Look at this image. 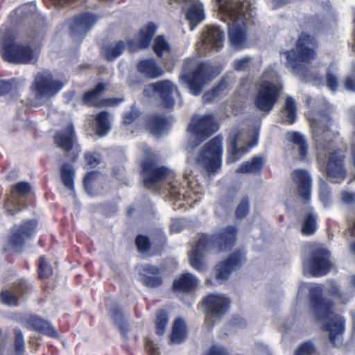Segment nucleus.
<instances>
[{"mask_svg": "<svg viewBox=\"0 0 355 355\" xmlns=\"http://www.w3.org/2000/svg\"><path fill=\"white\" fill-rule=\"evenodd\" d=\"M317 216L313 213L312 208H309L303 221L302 232L304 235L311 236L317 230Z\"/></svg>", "mask_w": 355, "mask_h": 355, "instance_id": "79ce46f5", "label": "nucleus"}, {"mask_svg": "<svg viewBox=\"0 0 355 355\" xmlns=\"http://www.w3.org/2000/svg\"><path fill=\"white\" fill-rule=\"evenodd\" d=\"M218 130V125L212 114L195 115L188 126L195 139V146L199 145Z\"/></svg>", "mask_w": 355, "mask_h": 355, "instance_id": "9b49d317", "label": "nucleus"}, {"mask_svg": "<svg viewBox=\"0 0 355 355\" xmlns=\"http://www.w3.org/2000/svg\"><path fill=\"white\" fill-rule=\"evenodd\" d=\"M27 324L33 329L43 334L53 338L58 336V332L49 322L37 316H31L27 320Z\"/></svg>", "mask_w": 355, "mask_h": 355, "instance_id": "2f4dec72", "label": "nucleus"}, {"mask_svg": "<svg viewBox=\"0 0 355 355\" xmlns=\"http://www.w3.org/2000/svg\"><path fill=\"white\" fill-rule=\"evenodd\" d=\"M320 199L324 206L329 204L330 191L326 182L322 179L320 180Z\"/></svg>", "mask_w": 355, "mask_h": 355, "instance_id": "3c124183", "label": "nucleus"}, {"mask_svg": "<svg viewBox=\"0 0 355 355\" xmlns=\"http://www.w3.org/2000/svg\"><path fill=\"white\" fill-rule=\"evenodd\" d=\"M14 334L15 355H23L25 352V341L22 331L19 329H15Z\"/></svg>", "mask_w": 355, "mask_h": 355, "instance_id": "de8ad7c7", "label": "nucleus"}, {"mask_svg": "<svg viewBox=\"0 0 355 355\" xmlns=\"http://www.w3.org/2000/svg\"><path fill=\"white\" fill-rule=\"evenodd\" d=\"M224 33L216 26H210L203 32L200 45L205 49H219L223 46Z\"/></svg>", "mask_w": 355, "mask_h": 355, "instance_id": "5701e85b", "label": "nucleus"}, {"mask_svg": "<svg viewBox=\"0 0 355 355\" xmlns=\"http://www.w3.org/2000/svg\"><path fill=\"white\" fill-rule=\"evenodd\" d=\"M108 313L116 325L118 326L122 334L128 331V322L124 319L123 313L116 304H112L108 309Z\"/></svg>", "mask_w": 355, "mask_h": 355, "instance_id": "e433bc0d", "label": "nucleus"}, {"mask_svg": "<svg viewBox=\"0 0 355 355\" xmlns=\"http://www.w3.org/2000/svg\"><path fill=\"white\" fill-rule=\"evenodd\" d=\"M98 173L96 171H92L88 173L83 180L85 191L87 193L90 194L91 184L97 177Z\"/></svg>", "mask_w": 355, "mask_h": 355, "instance_id": "13d9d810", "label": "nucleus"}, {"mask_svg": "<svg viewBox=\"0 0 355 355\" xmlns=\"http://www.w3.org/2000/svg\"><path fill=\"white\" fill-rule=\"evenodd\" d=\"M61 179L64 186L72 193L73 192L74 170L69 164H64L60 169Z\"/></svg>", "mask_w": 355, "mask_h": 355, "instance_id": "37998d69", "label": "nucleus"}, {"mask_svg": "<svg viewBox=\"0 0 355 355\" xmlns=\"http://www.w3.org/2000/svg\"><path fill=\"white\" fill-rule=\"evenodd\" d=\"M344 85L347 90L355 92V70L353 73L347 77Z\"/></svg>", "mask_w": 355, "mask_h": 355, "instance_id": "e2e57ef3", "label": "nucleus"}, {"mask_svg": "<svg viewBox=\"0 0 355 355\" xmlns=\"http://www.w3.org/2000/svg\"><path fill=\"white\" fill-rule=\"evenodd\" d=\"M153 93H157L160 96L166 108H171L174 106V94L179 95L177 87L168 80L150 84L144 90V95L147 96H152Z\"/></svg>", "mask_w": 355, "mask_h": 355, "instance_id": "4468645a", "label": "nucleus"}, {"mask_svg": "<svg viewBox=\"0 0 355 355\" xmlns=\"http://www.w3.org/2000/svg\"><path fill=\"white\" fill-rule=\"evenodd\" d=\"M221 20L227 24L231 45L243 49L246 42L247 21L252 15L248 0H214Z\"/></svg>", "mask_w": 355, "mask_h": 355, "instance_id": "f03ea898", "label": "nucleus"}, {"mask_svg": "<svg viewBox=\"0 0 355 355\" xmlns=\"http://www.w3.org/2000/svg\"><path fill=\"white\" fill-rule=\"evenodd\" d=\"M186 6V19L193 31L196 26L205 19L203 4L199 0H183Z\"/></svg>", "mask_w": 355, "mask_h": 355, "instance_id": "aec40b11", "label": "nucleus"}, {"mask_svg": "<svg viewBox=\"0 0 355 355\" xmlns=\"http://www.w3.org/2000/svg\"><path fill=\"white\" fill-rule=\"evenodd\" d=\"M330 121L329 113L320 112L315 118L310 119V124L318 158L322 160L329 155L326 166L327 175L331 182H340L345 178L346 173L343 168V155L340 151L334 150L333 146L334 133L329 128Z\"/></svg>", "mask_w": 355, "mask_h": 355, "instance_id": "f257e3e1", "label": "nucleus"}, {"mask_svg": "<svg viewBox=\"0 0 355 355\" xmlns=\"http://www.w3.org/2000/svg\"><path fill=\"white\" fill-rule=\"evenodd\" d=\"M99 17L90 12L81 13L69 22L70 34L74 38H83L96 24Z\"/></svg>", "mask_w": 355, "mask_h": 355, "instance_id": "2eb2a0df", "label": "nucleus"}, {"mask_svg": "<svg viewBox=\"0 0 355 355\" xmlns=\"http://www.w3.org/2000/svg\"><path fill=\"white\" fill-rule=\"evenodd\" d=\"M280 117L283 122L288 124H293L296 121L297 105L293 97H286L284 107L281 111Z\"/></svg>", "mask_w": 355, "mask_h": 355, "instance_id": "473e14b6", "label": "nucleus"}, {"mask_svg": "<svg viewBox=\"0 0 355 355\" xmlns=\"http://www.w3.org/2000/svg\"><path fill=\"white\" fill-rule=\"evenodd\" d=\"M37 220L32 219L24 223L8 241V245L15 250L22 248L26 240L31 238L37 227Z\"/></svg>", "mask_w": 355, "mask_h": 355, "instance_id": "a211bd4d", "label": "nucleus"}, {"mask_svg": "<svg viewBox=\"0 0 355 355\" xmlns=\"http://www.w3.org/2000/svg\"><path fill=\"white\" fill-rule=\"evenodd\" d=\"M168 121L161 115H152L148 117L147 126L149 130L155 135L163 134L168 128Z\"/></svg>", "mask_w": 355, "mask_h": 355, "instance_id": "72a5a7b5", "label": "nucleus"}, {"mask_svg": "<svg viewBox=\"0 0 355 355\" xmlns=\"http://www.w3.org/2000/svg\"><path fill=\"white\" fill-rule=\"evenodd\" d=\"M328 291L338 302L347 303L355 293V275L352 276L349 286L346 290H341L337 284L332 283Z\"/></svg>", "mask_w": 355, "mask_h": 355, "instance_id": "c85d7f7f", "label": "nucleus"}, {"mask_svg": "<svg viewBox=\"0 0 355 355\" xmlns=\"http://www.w3.org/2000/svg\"><path fill=\"white\" fill-rule=\"evenodd\" d=\"M240 131L235 128L234 129L230 134L227 143V152L228 157L227 159V162L228 164L234 163L241 158L245 154L248 153L250 150V148L253 147L251 146H241L238 148L237 141L240 136Z\"/></svg>", "mask_w": 355, "mask_h": 355, "instance_id": "4be33fe9", "label": "nucleus"}, {"mask_svg": "<svg viewBox=\"0 0 355 355\" xmlns=\"http://www.w3.org/2000/svg\"><path fill=\"white\" fill-rule=\"evenodd\" d=\"M318 44L315 38L306 33L300 36L296 48L286 51V67L297 76H307V65L316 57Z\"/></svg>", "mask_w": 355, "mask_h": 355, "instance_id": "423d86ee", "label": "nucleus"}, {"mask_svg": "<svg viewBox=\"0 0 355 355\" xmlns=\"http://www.w3.org/2000/svg\"><path fill=\"white\" fill-rule=\"evenodd\" d=\"M137 116L138 113L135 110H131L130 111L125 112L123 115V123L126 125L132 123Z\"/></svg>", "mask_w": 355, "mask_h": 355, "instance_id": "bf43d9fd", "label": "nucleus"}, {"mask_svg": "<svg viewBox=\"0 0 355 355\" xmlns=\"http://www.w3.org/2000/svg\"><path fill=\"white\" fill-rule=\"evenodd\" d=\"M146 347L148 349L150 355H157V349L155 347L153 342L148 340L146 342Z\"/></svg>", "mask_w": 355, "mask_h": 355, "instance_id": "338daca9", "label": "nucleus"}, {"mask_svg": "<svg viewBox=\"0 0 355 355\" xmlns=\"http://www.w3.org/2000/svg\"><path fill=\"white\" fill-rule=\"evenodd\" d=\"M137 70L150 78H157L164 73L163 69L153 59L140 61L137 65Z\"/></svg>", "mask_w": 355, "mask_h": 355, "instance_id": "7c9ffc66", "label": "nucleus"}, {"mask_svg": "<svg viewBox=\"0 0 355 355\" xmlns=\"http://www.w3.org/2000/svg\"><path fill=\"white\" fill-rule=\"evenodd\" d=\"M250 209L249 200L247 198H243L236 210V216L239 218H244L248 214Z\"/></svg>", "mask_w": 355, "mask_h": 355, "instance_id": "864d4df0", "label": "nucleus"}, {"mask_svg": "<svg viewBox=\"0 0 355 355\" xmlns=\"http://www.w3.org/2000/svg\"><path fill=\"white\" fill-rule=\"evenodd\" d=\"M139 277L142 283L150 288L158 287L162 284L160 270L155 266H144L139 272Z\"/></svg>", "mask_w": 355, "mask_h": 355, "instance_id": "bb28decb", "label": "nucleus"}, {"mask_svg": "<svg viewBox=\"0 0 355 355\" xmlns=\"http://www.w3.org/2000/svg\"><path fill=\"white\" fill-rule=\"evenodd\" d=\"M200 239L204 240L203 242L209 250H230L236 242V230L233 226H228L212 236L202 235Z\"/></svg>", "mask_w": 355, "mask_h": 355, "instance_id": "ddd939ff", "label": "nucleus"}, {"mask_svg": "<svg viewBox=\"0 0 355 355\" xmlns=\"http://www.w3.org/2000/svg\"><path fill=\"white\" fill-rule=\"evenodd\" d=\"M295 355H318V354L313 343L307 341L299 346Z\"/></svg>", "mask_w": 355, "mask_h": 355, "instance_id": "8fccbe9b", "label": "nucleus"}, {"mask_svg": "<svg viewBox=\"0 0 355 355\" xmlns=\"http://www.w3.org/2000/svg\"><path fill=\"white\" fill-rule=\"evenodd\" d=\"M184 222L182 219L175 218L172 220L171 224V231L173 233H178L182 230Z\"/></svg>", "mask_w": 355, "mask_h": 355, "instance_id": "680f3d73", "label": "nucleus"}, {"mask_svg": "<svg viewBox=\"0 0 355 355\" xmlns=\"http://www.w3.org/2000/svg\"><path fill=\"white\" fill-rule=\"evenodd\" d=\"M306 286L309 288V298L316 319L324 322L323 329L329 331L331 343L336 347H340L343 342L344 318L335 314L333 311V303L322 297L323 289L320 285L309 286L307 284H302L299 291Z\"/></svg>", "mask_w": 355, "mask_h": 355, "instance_id": "7ed1b4c3", "label": "nucleus"}, {"mask_svg": "<svg viewBox=\"0 0 355 355\" xmlns=\"http://www.w3.org/2000/svg\"><path fill=\"white\" fill-rule=\"evenodd\" d=\"M222 144L223 138L220 136L209 141L197 157L196 164L203 167L209 173L216 172L221 166Z\"/></svg>", "mask_w": 355, "mask_h": 355, "instance_id": "1a4fd4ad", "label": "nucleus"}, {"mask_svg": "<svg viewBox=\"0 0 355 355\" xmlns=\"http://www.w3.org/2000/svg\"><path fill=\"white\" fill-rule=\"evenodd\" d=\"M199 283L198 278L190 272H184L173 282V289L179 292H190L196 288Z\"/></svg>", "mask_w": 355, "mask_h": 355, "instance_id": "c756f323", "label": "nucleus"}, {"mask_svg": "<svg viewBox=\"0 0 355 355\" xmlns=\"http://www.w3.org/2000/svg\"><path fill=\"white\" fill-rule=\"evenodd\" d=\"M30 191L31 186L26 182H19L12 188V197L5 204V208L10 215H14L15 212L21 210L20 202L15 198V194L17 193L19 196H24L29 193Z\"/></svg>", "mask_w": 355, "mask_h": 355, "instance_id": "cd10ccee", "label": "nucleus"}, {"mask_svg": "<svg viewBox=\"0 0 355 355\" xmlns=\"http://www.w3.org/2000/svg\"><path fill=\"white\" fill-rule=\"evenodd\" d=\"M203 241V239H199L196 245L191 252L189 257V263L191 267L201 273L205 272L207 270V264L205 256V253L210 250Z\"/></svg>", "mask_w": 355, "mask_h": 355, "instance_id": "412c9836", "label": "nucleus"}, {"mask_svg": "<svg viewBox=\"0 0 355 355\" xmlns=\"http://www.w3.org/2000/svg\"><path fill=\"white\" fill-rule=\"evenodd\" d=\"M96 132L99 136H105L110 129V123L108 119V113L100 112L96 117Z\"/></svg>", "mask_w": 355, "mask_h": 355, "instance_id": "c03bdc74", "label": "nucleus"}, {"mask_svg": "<svg viewBox=\"0 0 355 355\" xmlns=\"http://www.w3.org/2000/svg\"><path fill=\"white\" fill-rule=\"evenodd\" d=\"M292 178L297 185L299 195L307 202L311 194V178L304 170L298 169L292 173Z\"/></svg>", "mask_w": 355, "mask_h": 355, "instance_id": "a878e982", "label": "nucleus"}, {"mask_svg": "<svg viewBox=\"0 0 355 355\" xmlns=\"http://www.w3.org/2000/svg\"><path fill=\"white\" fill-rule=\"evenodd\" d=\"M105 90V86L99 83L95 88L88 91L83 97V102L89 106H98L101 104V96Z\"/></svg>", "mask_w": 355, "mask_h": 355, "instance_id": "c9c22d12", "label": "nucleus"}, {"mask_svg": "<svg viewBox=\"0 0 355 355\" xmlns=\"http://www.w3.org/2000/svg\"><path fill=\"white\" fill-rule=\"evenodd\" d=\"M85 158L90 167H95L98 164V159L90 153L86 154Z\"/></svg>", "mask_w": 355, "mask_h": 355, "instance_id": "0e129e2a", "label": "nucleus"}, {"mask_svg": "<svg viewBox=\"0 0 355 355\" xmlns=\"http://www.w3.org/2000/svg\"><path fill=\"white\" fill-rule=\"evenodd\" d=\"M233 322L234 324L240 327H244L246 325V321L242 318H234Z\"/></svg>", "mask_w": 355, "mask_h": 355, "instance_id": "774afa93", "label": "nucleus"}, {"mask_svg": "<svg viewBox=\"0 0 355 355\" xmlns=\"http://www.w3.org/2000/svg\"><path fill=\"white\" fill-rule=\"evenodd\" d=\"M28 288L29 286L27 283L21 280L10 288L3 289L1 293V300L6 305L16 306Z\"/></svg>", "mask_w": 355, "mask_h": 355, "instance_id": "6ab92c4d", "label": "nucleus"}, {"mask_svg": "<svg viewBox=\"0 0 355 355\" xmlns=\"http://www.w3.org/2000/svg\"><path fill=\"white\" fill-rule=\"evenodd\" d=\"M153 50L157 56L161 57L164 53L169 52L170 45L164 36L159 35L154 41Z\"/></svg>", "mask_w": 355, "mask_h": 355, "instance_id": "a18cd8bd", "label": "nucleus"}, {"mask_svg": "<svg viewBox=\"0 0 355 355\" xmlns=\"http://www.w3.org/2000/svg\"><path fill=\"white\" fill-rule=\"evenodd\" d=\"M287 139L296 146L300 159H303L308 152V146L303 135L297 132H291L287 134Z\"/></svg>", "mask_w": 355, "mask_h": 355, "instance_id": "58836bf2", "label": "nucleus"}, {"mask_svg": "<svg viewBox=\"0 0 355 355\" xmlns=\"http://www.w3.org/2000/svg\"><path fill=\"white\" fill-rule=\"evenodd\" d=\"M125 46L124 42L121 40L112 43L103 47L102 54L106 60L111 61L121 55L125 49Z\"/></svg>", "mask_w": 355, "mask_h": 355, "instance_id": "ea45409f", "label": "nucleus"}, {"mask_svg": "<svg viewBox=\"0 0 355 355\" xmlns=\"http://www.w3.org/2000/svg\"><path fill=\"white\" fill-rule=\"evenodd\" d=\"M243 259L241 252H235L227 259L218 263L214 271L216 282L221 283L226 280L233 270L240 267Z\"/></svg>", "mask_w": 355, "mask_h": 355, "instance_id": "f3484780", "label": "nucleus"}, {"mask_svg": "<svg viewBox=\"0 0 355 355\" xmlns=\"http://www.w3.org/2000/svg\"><path fill=\"white\" fill-rule=\"evenodd\" d=\"M212 68L206 63H198L196 58H187L184 60L182 72L180 76V80L186 83L190 92L194 96H198L202 87L215 76L211 75Z\"/></svg>", "mask_w": 355, "mask_h": 355, "instance_id": "6e6552de", "label": "nucleus"}, {"mask_svg": "<svg viewBox=\"0 0 355 355\" xmlns=\"http://www.w3.org/2000/svg\"><path fill=\"white\" fill-rule=\"evenodd\" d=\"M141 166L145 187L153 189L163 184L164 189L178 200L191 198L193 182L190 178L191 171L188 169H186L184 173V178L187 181V187H180L178 181H171L175 173L166 167H159L155 162L150 160L143 161Z\"/></svg>", "mask_w": 355, "mask_h": 355, "instance_id": "20e7f679", "label": "nucleus"}, {"mask_svg": "<svg viewBox=\"0 0 355 355\" xmlns=\"http://www.w3.org/2000/svg\"><path fill=\"white\" fill-rule=\"evenodd\" d=\"M168 322L167 313L163 310L159 311L157 313L156 319V333L158 335L162 336L164 334Z\"/></svg>", "mask_w": 355, "mask_h": 355, "instance_id": "49530a36", "label": "nucleus"}, {"mask_svg": "<svg viewBox=\"0 0 355 355\" xmlns=\"http://www.w3.org/2000/svg\"><path fill=\"white\" fill-rule=\"evenodd\" d=\"M186 336V327L184 320L181 318L176 319L173 322L170 342L175 344L181 343L185 340Z\"/></svg>", "mask_w": 355, "mask_h": 355, "instance_id": "4c0bfd02", "label": "nucleus"}, {"mask_svg": "<svg viewBox=\"0 0 355 355\" xmlns=\"http://www.w3.org/2000/svg\"><path fill=\"white\" fill-rule=\"evenodd\" d=\"M257 87L254 101L255 107L261 112L268 114L277 102L283 88L280 78L276 72L266 71L257 83Z\"/></svg>", "mask_w": 355, "mask_h": 355, "instance_id": "0eeeda50", "label": "nucleus"}, {"mask_svg": "<svg viewBox=\"0 0 355 355\" xmlns=\"http://www.w3.org/2000/svg\"><path fill=\"white\" fill-rule=\"evenodd\" d=\"M62 87L61 82L53 79L49 71H44L36 75L31 89L37 101L45 102L58 94Z\"/></svg>", "mask_w": 355, "mask_h": 355, "instance_id": "9d476101", "label": "nucleus"}, {"mask_svg": "<svg viewBox=\"0 0 355 355\" xmlns=\"http://www.w3.org/2000/svg\"><path fill=\"white\" fill-rule=\"evenodd\" d=\"M155 31V25L153 23H149L146 27L141 29L138 41H128V50L132 53L137 49L148 47Z\"/></svg>", "mask_w": 355, "mask_h": 355, "instance_id": "b1692460", "label": "nucleus"}, {"mask_svg": "<svg viewBox=\"0 0 355 355\" xmlns=\"http://www.w3.org/2000/svg\"><path fill=\"white\" fill-rule=\"evenodd\" d=\"M54 140L56 145L62 150L67 152L73 150L76 142L73 125L69 123L64 130L58 132L54 137Z\"/></svg>", "mask_w": 355, "mask_h": 355, "instance_id": "393cba45", "label": "nucleus"}, {"mask_svg": "<svg viewBox=\"0 0 355 355\" xmlns=\"http://www.w3.org/2000/svg\"><path fill=\"white\" fill-rule=\"evenodd\" d=\"M136 245L140 252H146L150 248L149 239L144 236H138L136 239Z\"/></svg>", "mask_w": 355, "mask_h": 355, "instance_id": "6e6d98bb", "label": "nucleus"}, {"mask_svg": "<svg viewBox=\"0 0 355 355\" xmlns=\"http://www.w3.org/2000/svg\"><path fill=\"white\" fill-rule=\"evenodd\" d=\"M263 167V158L261 156H255L250 161L242 163L236 169L239 173H257Z\"/></svg>", "mask_w": 355, "mask_h": 355, "instance_id": "f704fd0d", "label": "nucleus"}, {"mask_svg": "<svg viewBox=\"0 0 355 355\" xmlns=\"http://www.w3.org/2000/svg\"><path fill=\"white\" fill-rule=\"evenodd\" d=\"M43 36L44 33L40 32L37 35H29L28 40L17 42L13 33L6 31L0 37V54L11 63L33 64L37 60Z\"/></svg>", "mask_w": 355, "mask_h": 355, "instance_id": "39448f33", "label": "nucleus"}, {"mask_svg": "<svg viewBox=\"0 0 355 355\" xmlns=\"http://www.w3.org/2000/svg\"><path fill=\"white\" fill-rule=\"evenodd\" d=\"M355 199V194L350 193H343L342 195V200L344 202L350 203L353 202Z\"/></svg>", "mask_w": 355, "mask_h": 355, "instance_id": "69168bd1", "label": "nucleus"}, {"mask_svg": "<svg viewBox=\"0 0 355 355\" xmlns=\"http://www.w3.org/2000/svg\"><path fill=\"white\" fill-rule=\"evenodd\" d=\"M38 275L40 278H49L53 275L51 266L44 257H41L38 265Z\"/></svg>", "mask_w": 355, "mask_h": 355, "instance_id": "09e8293b", "label": "nucleus"}, {"mask_svg": "<svg viewBox=\"0 0 355 355\" xmlns=\"http://www.w3.org/2000/svg\"><path fill=\"white\" fill-rule=\"evenodd\" d=\"M206 307L205 323L210 327L214 326L216 321L223 317L228 311L230 300L224 295L211 294L203 300Z\"/></svg>", "mask_w": 355, "mask_h": 355, "instance_id": "f8f14e48", "label": "nucleus"}, {"mask_svg": "<svg viewBox=\"0 0 355 355\" xmlns=\"http://www.w3.org/2000/svg\"><path fill=\"white\" fill-rule=\"evenodd\" d=\"M329 253L324 249L313 252L311 257L304 262L311 275L314 277L325 275L330 270Z\"/></svg>", "mask_w": 355, "mask_h": 355, "instance_id": "dca6fc26", "label": "nucleus"}, {"mask_svg": "<svg viewBox=\"0 0 355 355\" xmlns=\"http://www.w3.org/2000/svg\"><path fill=\"white\" fill-rule=\"evenodd\" d=\"M252 58L250 56H245L234 60V68L237 71H245L250 67Z\"/></svg>", "mask_w": 355, "mask_h": 355, "instance_id": "603ef678", "label": "nucleus"}, {"mask_svg": "<svg viewBox=\"0 0 355 355\" xmlns=\"http://www.w3.org/2000/svg\"><path fill=\"white\" fill-rule=\"evenodd\" d=\"M228 85V81L226 79H223L217 87L203 95V102L208 103L225 95L227 90Z\"/></svg>", "mask_w": 355, "mask_h": 355, "instance_id": "a19ab883", "label": "nucleus"}, {"mask_svg": "<svg viewBox=\"0 0 355 355\" xmlns=\"http://www.w3.org/2000/svg\"><path fill=\"white\" fill-rule=\"evenodd\" d=\"M205 355H228V353L222 346L214 345Z\"/></svg>", "mask_w": 355, "mask_h": 355, "instance_id": "052dcab7", "label": "nucleus"}, {"mask_svg": "<svg viewBox=\"0 0 355 355\" xmlns=\"http://www.w3.org/2000/svg\"><path fill=\"white\" fill-rule=\"evenodd\" d=\"M15 81L0 80V96H3L15 88Z\"/></svg>", "mask_w": 355, "mask_h": 355, "instance_id": "4d7b16f0", "label": "nucleus"}, {"mask_svg": "<svg viewBox=\"0 0 355 355\" xmlns=\"http://www.w3.org/2000/svg\"><path fill=\"white\" fill-rule=\"evenodd\" d=\"M326 85L327 87L332 92L336 91L338 86L337 76L330 71H329L327 74Z\"/></svg>", "mask_w": 355, "mask_h": 355, "instance_id": "5fc2aeb1", "label": "nucleus"}]
</instances>
